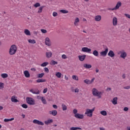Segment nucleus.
<instances>
[{"mask_svg": "<svg viewBox=\"0 0 130 130\" xmlns=\"http://www.w3.org/2000/svg\"><path fill=\"white\" fill-rule=\"evenodd\" d=\"M126 130H130V126L127 127Z\"/></svg>", "mask_w": 130, "mask_h": 130, "instance_id": "774afa93", "label": "nucleus"}, {"mask_svg": "<svg viewBox=\"0 0 130 130\" xmlns=\"http://www.w3.org/2000/svg\"><path fill=\"white\" fill-rule=\"evenodd\" d=\"M5 84L3 82H0V89H4Z\"/></svg>", "mask_w": 130, "mask_h": 130, "instance_id": "79ce46f5", "label": "nucleus"}, {"mask_svg": "<svg viewBox=\"0 0 130 130\" xmlns=\"http://www.w3.org/2000/svg\"><path fill=\"white\" fill-rule=\"evenodd\" d=\"M83 67L85 69H91V68H92V65L90 64L85 63L83 64Z\"/></svg>", "mask_w": 130, "mask_h": 130, "instance_id": "5701e85b", "label": "nucleus"}, {"mask_svg": "<svg viewBox=\"0 0 130 130\" xmlns=\"http://www.w3.org/2000/svg\"><path fill=\"white\" fill-rule=\"evenodd\" d=\"M53 108H54L55 109H57V106H56V105H53Z\"/></svg>", "mask_w": 130, "mask_h": 130, "instance_id": "13d9d810", "label": "nucleus"}, {"mask_svg": "<svg viewBox=\"0 0 130 130\" xmlns=\"http://www.w3.org/2000/svg\"><path fill=\"white\" fill-rule=\"evenodd\" d=\"M124 111H128V108L127 107H124L123 109Z\"/></svg>", "mask_w": 130, "mask_h": 130, "instance_id": "4d7b16f0", "label": "nucleus"}, {"mask_svg": "<svg viewBox=\"0 0 130 130\" xmlns=\"http://www.w3.org/2000/svg\"><path fill=\"white\" fill-rule=\"evenodd\" d=\"M28 41L29 43L31 44H35V43H36V41H35V40L29 39Z\"/></svg>", "mask_w": 130, "mask_h": 130, "instance_id": "2f4dec72", "label": "nucleus"}, {"mask_svg": "<svg viewBox=\"0 0 130 130\" xmlns=\"http://www.w3.org/2000/svg\"><path fill=\"white\" fill-rule=\"evenodd\" d=\"M82 52H86L87 53H91V51H92V50L90 48H88V47H83L81 49Z\"/></svg>", "mask_w": 130, "mask_h": 130, "instance_id": "6e6552de", "label": "nucleus"}, {"mask_svg": "<svg viewBox=\"0 0 130 130\" xmlns=\"http://www.w3.org/2000/svg\"><path fill=\"white\" fill-rule=\"evenodd\" d=\"M107 91H111V88H107Z\"/></svg>", "mask_w": 130, "mask_h": 130, "instance_id": "e2e57ef3", "label": "nucleus"}, {"mask_svg": "<svg viewBox=\"0 0 130 130\" xmlns=\"http://www.w3.org/2000/svg\"><path fill=\"white\" fill-rule=\"evenodd\" d=\"M58 62L57 61H54L53 60H52L51 61V63H50V64L51 66H54L55 64H57Z\"/></svg>", "mask_w": 130, "mask_h": 130, "instance_id": "4c0bfd02", "label": "nucleus"}, {"mask_svg": "<svg viewBox=\"0 0 130 130\" xmlns=\"http://www.w3.org/2000/svg\"><path fill=\"white\" fill-rule=\"evenodd\" d=\"M3 109H4V107H3L2 106H0V110H3Z\"/></svg>", "mask_w": 130, "mask_h": 130, "instance_id": "69168bd1", "label": "nucleus"}, {"mask_svg": "<svg viewBox=\"0 0 130 130\" xmlns=\"http://www.w3.org/2000/svg\"><path fill=\"white\" fill-rule=\"evenodd\" d=\"M107 53H108V48L106 47L105 48V51H103L100 52L101 56H106L107 55Z\"/></svg>", "mask_w": 130, "mask_h": 130, "instance_id": "0eeeda50", "label": "nucleus"}, {"mask_svg": "<svg viewBox=\"0 0 130 130\" xmlns=\"http://www.w3.org/2000/svg\"><path fill=\"white\" fill-rule=\"evenodd\" d=\"M79 91L80 89H79V88H76L74 89L75 93H79Z\"/></svg>", "mask_w": 130, "mask_h": 130, "instance_id": "de8ad7c7", "label": "nucleus"}, {"mask_svg": "<svg viewBox=\"0 0 130 130\" xmlns=\"http://www.w3.org/2000/svg\"><path fill=\"white\" fill-rule=\"evenodd\" d=\"M121 5H122L121 2L119 1L118 2L115 8H113V9L112 10H118V9H119V7H121Z\"/></svg>", "mask_w": 130, "mask_h": 130, "instance_id": "f8f14e48", "label": "nucleus"}, {"mask_svg": "<svg viewBox=\"0 0 130 130\" xmlns=\"http://www.w3.org/2000/svg\"><path fill=\"white\" fill-rule=\"evenodd\" d=\"M113 26L117 25V18L113 17Z\"/></svg>", "mask_w": 130, "mask_h": 130, "instance_id": "412c9836", "label": "nucleus"}, {"mask_svg": "<svg viewBox=\"0 0 130 130\" xmlns=\"http://www.w3.org/2000/svg\"><path fill=\"white\" fill-rule=\"evenodd\" d=\"M94 80H95V78H93L91 80H89V83H90V85H91V84H92L94 82Z\"/></svg>", "mask_w": 130, "mask_h": 130, "instance_id": "603ef678", "label": "nucleus"}, {"mask_svg": "<svg viewBox=\"0 0 130 130\" xmlns=\"http://www.w3.org/2000/svg\"><path fill=\"white\" fill-rule=\"evenodd\" d=\"M92 54L94 56H96V57H98V56H99V52H98V51L94 50L93 52H92Z\"/></svg>", "mask_w": 130, "mask_h": 130, "instance_id": "a878e982", "label": "nucleus"}, {"mask_svg": "<svg viewBox=\"0 0 130 130\" xmlns=\"http://www.w3.org/2000/svg\"><path fill=\"white\" fill-rule=\"evenodd\" d=\"M124 89H125L126 90H128L129 89H130V86H125L124 87Z\"/></svg>", "mask_w": 130, "mask_h": 130, "instance_id": "6e6d98bb", "label": "nucleus"}, {"mask_svg": "<svg viewBox=\"0 0 130 130\" xmlns=\"http://www.w3.org/2000/svg\"><path fill=\"white\" fill-rule=\"evenodd\" d=\"M49 113L53 116H55L57 114V111L56 110L50 111H49Z\"/></svg>", "mask_w": 130, "mask_h": 130, "instance_id": "dca6fc26", "label": "nucleus"}, {"mask_svg": "<svg viewBox=\"0 0 130 130\" xmlns=\"http://www.w3.org/2000/svg\"><path fill=\"white\" fill-rule=\"evenodd\" d=\"M77 129H82V128L79 127H72L70 128V130H77Z\"/></svg>", "mask_w": 130, "mask_h": 130, "instance_id": "e433bc0d", "label": "nucleus"}, {"mask_svg": "<svg viewBox=\"0 0 130 130\" xmlns=\"http://www.w3.org/2000/svg\"><path fill=\"white\" fill-rule=\"evenodd\" d=\"M43 76H44V73L39 74L38 75V78H42L43 77Z\"/></svg>", "mask_w": 130, "mask_h": 130, "instance_id": "a18cd8bd", "label": "nucleus"}, {"mask_svg": "<svg viewBox=\"0 0 130 130\" xmlns=\"http://www.w3.org/2000/svg\"><path fill=\"white\" fill-rule=\"evenodd\" d=\"M72 79L75 81H79V77H78L77 75H73Z\"/></svg>", "mask_w": 130, "mask_h": 130, "instance_id": "72a5a7b5", "label": "nucleus"}, {"mask_svg": "<svg viewBox=\"0 0 130 130\" xmlns=\"http://www.w3.org/2000/svg\"><path fill=\"white\" fill-rule=\"evenodd\" d=\"M118 54H120V57L121 58H123V59H125V58L126 57V52H125V51H124V50H121L120 51L118 52Z\"/></svg>", "mask_w": 130, "mask_h": 130, "instance_id": "423d86ee", "label": "nucleus"}, {"mask_svg": "<svg viewBox=\"0 0 130 130\" xmlns=\"http://www.w3.org/2000/svg\"><path fill=\"white\" fill-rule=\"evenodd\" d=\"M52 15L53 17H57L58 14L56 12H53Z\"/></svg>", "mask_w": 130, "mask_h": 130, "instance_id": "09e8293b", "label": "nucleus"}, {"mask_svg": "<svg viewBox=\"0 0 130 130\" xmlns=\"http://www.w3.org/2000/svg\"><path fill=\"white\" fill-rule=\"evenodd\" d=\"M64 79H65V80H69V77H68L67 76V75H64Z\"/></svg>", "mask_w": 130, "mask_h": 130, "instance_id": "bf43d9fd", "label": "nucleus"}, {"mask_svg": "<svg viewBox=\"0 0 130 130\" xmlns=\"http://www.w3.org/2000/svg\"><path fill=\"white\" fill-rule=\"evenodd\" d=\"M95 110V108H93L92 109H86V111L85 112V115L88 116L89 117H92L93 116V112Z\"/></svg>", "mask_w": 130, "mask_h": 130, "instance_id": "20e7f679", "label": "nucleus"}, {"mask_svg": "<svg viewBox=\"0 0 130 130\" xmlns=\"http://www.w3.org/2000/svg\"><path fill=\"white\" fill-rule=\"evenodd\" d=\"M44 82H46V80L44 79H38L37 80V83H43Z\"/></svg>", "mask_w": 130, "mask_h": 130, "instance_id": "473e14b6", "label": "nucleus"}, {"mask_svg": "<svg viewBox=\"0 0 130 130\" xmlns=\"http://www.w3.org/2000/svg\"><path fill=\"white\" fill-rule=\"evenodd\" d=\"M40 99L41 100V101H42V103H43V104H46L47 103V102H46V100H45L44 97L41 96Z\"/></svg>", "mask_w": 130, "mask_h": 130, "instance_id": "cd10ccee", "label": "nucleus"}, {"mask_svg": "<svg viewBox=\"0 0 130 130\" xmlns=\"http://www.w3.org/2000/svg\"><path fill=\"white\" fill-rule=\"evenodd\" d=\"M41 31L42 32V33H43V34H45L47 33V30L44 29H41Z\"/></svg>", "mask_w": 130, "mask_h": 130, "instance_id": "49530a36", "label": "nucleus"}, {"mask_svg": "<svg viewBox=\"0 0 130 130\" xmlns=\"http://www.w3.org/2000/svg\"><path fill=\"white\" fill-rule=\"evenodd\" d=\"M92 95H93V96H96L99 99L101 98V96H102V94H103V92L102 91H99L97 89L95 88L92 89Z\"/></svg>", "mask_w": 130, "mask_h": 130, "instance_id": "f257e3e1", "label": "nucleus"}, {"mask_svg": "<svg viewBox=\"0 0 130 130\" xmlns=\"http://www.w3.org/2000/svg\"><path fill=\"white\" fill-rule=\"evenodd\" d=\"M33 123H35V124H38L39 125H44V123L41 121H39L37 119H34L32 121Z\"/></svg>", "mask_w": 130, "mask_h": 130, "instance_id": "9d476101", "label": "nucleus"}, {"mask_svg": "<svg viewBox=\"0 0 130 130\" xmlns=\"http://www.w3.org/2000/svg\"><path fill=\"white\" fill-rule=\"evenodd\" d=\"M1 77L3 79H5V78H8V77H9V75L7 73H3L1 74Z\"/></svg>", "mask_w": 130, "mask_h": 130, "instance_id": "7c9ffc66", "label": "nucleus"}, {"mask_svg": "<svg viewBox=\"0 0 130 130\" xmlns=\"http://www.w3.org/2000/svg\"><path fill=\"white\" fill-rule=\"evenodd\" d=\"M79 22H80V19H79V18H78V17H76L74 21L75 26H78Z\"/></svg>", "mask_w": 130, "mask_h": 130, "instance_id": "6ab92c4d", "label": "nucleus"}, {"mask_svg": "<svg viewBox=\"0 0 130 130\" xmlns=\"http://www.w3.org/2000/svg\"><path fill=\"white\" fill-rule=\"evenodd\" d=\"M95 21L96 22H99L100 21H101V16L100 15H97L95 17Z\"/></svg>", "mask_w": 130, "mask_h": 130, "instance_id": "bb28decb", "label": "nucleus"}, {"mask_svg": "<svg viewBox=\"0 0 130 130\" xmlns=\"http://www.w3.org/2000/svg\"><path fill=\"white\" fill-rule=\"evenodd\" d=\"M24 32L25 35H27V36H30V35H31V32H30V30H29L28 29H24Z\"/></svg>", "mask_w": 130, "mask_h": 130, "instance_id": "b1692460", "label": "nucleus"}, {"mask_svg": "<svg viewBox=\"0 0 130 130\" xmlns=\"http://www.w3.org/2000/svg\"><path fill=\"white\" fill-rule=\"evenodd\" d=\"M23 74L26 78L30 77V73H29V71H24Z\"/></svg>", "mask_w": 130, "mask_h": 130, "instance_id": "4be33fe9", "label": "nucleus"}, {"mask_svg": "<svg viewBox=\"0 0 130 130\" xmlns=\"http://www.w3.org/2000/svg\"><path fill=\"white\" fill-rule=\"evenodd\" d=\"M48 62H45L41 64V67H46L47 66H48Z\"/></svg>", "mask_w": 130, "mask_h": 130, "instance_id": "ea45409f", "label": "nucleus"}, {"mask_svg": "<svg viewBox=\"0 0 130 130\" xmlns=\"http://www.w3.org/2000/svg\"><path fill=\"white\" fill-rule=\"evenodd\" d=\"M47 88H45L43 91V93H44V94H45V93L47 92Z\"/></svg>", "mask_w": 130, "mask_h": 130, "instance_id": "5fc2aeb1", "label": "nucleus"}, {"mask_svg": "<svg viewBox=\"0 0 130 130\" xmlns=\"http://www.w3.org/2000/svg\"><path fill=\"white\" fill-rule=\"evenodd\" d=\"M11 100L12 102H13L14 103L19 102V101H18V100H17V97H16V96H15V95H13L11 97Z\"/></svg>", "mask_w": 130, "mask_h": 130, "instance_id": "4468645a", "label": "nucleus"}, {"mask_svg": "<svg viewBox=\"0 0 130 130\" xmlns=\"http://www.w3.org/2000/svg\"><path fill=\"white\" fill-rule=\"evenodd\" d=\"M26 102L29 105H35V100L32 98H26Z\"/></svg>", "mask_w": 130, "mask_h": 130, "instance_id": "39448f33", "label": "nucleus"}, {"mask_svg": "<svg viewBox=\"0 0 130 130\" xmlns=\"http://www.w3.org/2000/svg\"><path fill=\"white\" fill-rule=\"evenodd\" d=\"M21 107L23 108H24V109H27V108H28V106L26 104H23L22 105H21Z\"/></svg>", "mask_w": 130, "mask_h": 130, "instance_id": "c03bdc74", "label": "nucleus"}, {"mask_svg": "<svg viewBox=\"0 0 130 130\" xmlns=\"http://www.w3.org/2000/svg\"><path fill=\"white\" fill-rule=\"evenodd\" d=\"M52 122H53V120H52V119H49L44 122L45 124H46L47 125L50 124V123H52Z\"/></svg>", "mask_w": 130, "mask_h": 130, "instance_id": "f3484780", "label": "nucleus"}, {"mask_svg": "<svg viewBox=\"0 0 130 130\" xmlns=\"http://www.w3.org/2000/svg\"><path fill=\"white\" fill-rule=\"evenodd\" d=\"M55 76L57 77V78H58L60 79V78H61V74L60 72H57L56 73Z\"/></svg>", "mask_w": 130, "mask_h": 130, "instance_id": "f704fd0d", "label": "nucleus"}, {"mask_svg": "<svg viewBox=\"0 0 130 130\" xmlns=\"http://www.w3.org/2000/svg\"><path fill=\"white\" fill-rule=\"evenodd\" d=\"M31 71H32V72H35L36 71V69L35 68H31Z\"/></svg>", "mask_w": 130, "mask_h": 130, "instance_id": "052dcab7", "label": "nucleus"}, {"mask_svg": "<svg viewBox=\"0 0 130 130\" xmlns=\"http://www.w3.org/2000/svg\"><path fill=\"white\" fill-rule=\"evenodd\" d=\"M95 72L96 73H99V69H98V68L95 69Z\"/></svg>", "mask_w": 130, "mask_h": 130, "instance_id": "680f3d73", "label": "nucleus"}, {"mask_svg": "<svg viewBox=\"0 0 130 130\" xmlns=\"http://www.w3.org/2000/svg\"><path fill=\"white\" fill-rule=\"evenodd\" d=\"M84 82L85 83V84H87V85H90V80L89 79H85L84 80Z\"/></svg>", "mask_w": 130, "mask_h": 130, "instance_id": "a19ab883", "label": "nucleus"}, {"mask_svg": "<svg viewBox=\"0 0 130 130\" xmlns=\"http://www.w3.org/2000/svg\"><path fill=\"white\" fill-rule=\"evenodd\" d=\"M16 52H17V46L12 45L9 50V54L14 55V54H16Z\"/></svg>", "mask_w": 130, "mask_h": 130, "instance_id": "7ed1b4c3", "label": "nucleus"}, {"mask_svg": "<svg viewBox=\"0 0 130 130\" xmlns=\"http://www.w3.org/2000/svg\"><path fill=\"white\" fill-rule=\"evenodd\" d=\"M61 108L62 109L63 111H66V110L68 109V107H67V106L63 104L61 105Z\"/></svg>", "mask_w": 130, "mask_h": 130, "instance_id": "c756f323", "label": "nucleus"}, {"mask_svg": "<svg viewBox=\"0 0 130 130\" xmlns=\"http://www.w3.org/2000/svg\"><path fill=\"white\" fill-rule=\"evenodd\" d=\"M78 58L80 61H84V60H85V58H86V55H79L78 56Z\"/></svg>", "mask_w": 130, "mask_h": 130, "instance_id": "2eb2a0df", "label": "nucleus"}, {"mask_svg": "<svg viewBox=\"0 0 130 130\" xmlns=\"http://www.w3.org/2000/svg\"><path fill=\"white\" fill-rule=\"evenodd\" d=\"M44 71H45L46 73H49V69H48V68L45 67V68H44Z\"/></svg>", "mask_w": 130, "mask_h": 130, "instance_id": "8fccbe9b", "label": "nucleus"}, {"mask_svg": "<svg viewBox=\"0 0 130 130\" xmlns=\"http://www.w3.org/2000/svg\"><path fill=\"white\" fill-rule=\"evenodd\" d=\"M124 16H125V17L126 18H128V19H130V15L128 14H125Z\"/></svg>", "mask_w": 130, "mask_h": 130, "instance_id": "864d4df0", "label": "nucleus"}, {"mask_svg": "<svg viewBox=\"0 0 130 130\" xmlns=\"http://www.w3.org/2000/svg\"><path fill=\"white\" fill-rule=\"evenodd\" d=\"M46 56L47 58H50L52 56V52L51 51L46 52Z\"/></svg>", "mask_w": 130, "mask_h": 130, "instance_id": "a211bd4d", "label": "nucleus"}, {"mask_svg": "<svg viewBox=\"0 0 130 130\" xmlns=\"http://www.w3.org/2000/svg\"><path fill=\"white\" fill-rule=\"evenodd\" d=\"M61 57L62 58H63V59H67V58H68V57H67V55H66V54L62 55Z\"/></svg>", "mask_w": 130, "mask_h": 130, "instance_id": "3c124183", "label": "nucleus"}, {"mask_svg": "<svg viewBox=\"0 0 130 130\" xmlns=\"http://www.w3.org/2000/svg\"><path fill=\"white\" fill-rule=\"evenodd\" d=\"M100 130H105V128H104L103 127H100Z\"/></svg>", "mask_w": 130, "mask_h": 130, "instance_id": "338daca9", "label": "nucleus"}, {"mask_svg": "<svg viewBox=\"0 0 130 130\" xmlns=\"http://www.w3.org/2000/svg\"><path fill=\"white\" fill-rule=\"evenodd\" d=\"M123 79H125V74H123L122 76Z\"/></svg>", "mask_w": 130, "mask_h": 130, "instance_id": "0e129e2a", "label": "nucleus"}, {"mask_svg": "<svg viewBox=\"0 0 130 130\" xmlns=\"http://www.w3.org/2000/svg\"><path fill=\"white\" fill-rule=\"evenodd\" d=\"M60 12L62 13V14H68V13H69V11L66 10H60Z\"/></svg>", "mask_w": 130, "mask_h": 130, "instance_id": "58836bf2", "label": "nucleus"}, {"mask_svg": "<svg viewBox=\"0 0 130 130\" xmlns=\"http://www.w3.org/2000/svg\"><path fill=\"white\" fill-rule=\"evenodd\" d=\"M15 118H11L10 119H4V121L5 122H8V121H12V120H14Z\"/></svg>", "mask_w": 130, "mask_h": 130, "instance_id": "c9c22d12", "label": "nucleus"}, {"mask_svg": "<svg viewBox=\"0 0 130 130\" xmlns=\"http://www.w3.org/2000/svg\"><path fill=\"white\" fill-rule=\"evenodd\" d=\"M108 56H110V57H114L115 56V54H114V52L112 50H110L108 53Z\"/></svg>", "mask_w": 130, "mask_h": 130, "instance_id": "ddd939ff", "label": "nucleus"}, {"mask_svg": "<svg viewBox=\"0 0 130 130\" xmlns=\"http://www.w3.org/2000/svg\"><path fill=\"white\" fill-rule=\"evenodd\" d=\"M73 111L76 118L78 119H83L84 118V114L78 113V110L76 109H74Z\"/></svg>", "mask_w": 130, "mask_h": 130, "instance_id": "f03ea898", "label": "nucleus"}, {"mask_svg": "<svg viewBox=\"0 0 130 130\" xmlns=\"http://www.w3.org/2000/svg\"><path fill=\"white\" fill-rule=\"evenodd\" d=\"M118 99L117 98V97H115L113 99V100L112 101V104H113L114 105H116V104H117V100Z\"/></svg>", "mask_w": 130, "mask_h": 130, "instance_id": "aec40b11", "label": "nucleus"}, {"mask_svg": "<svg viewBox=\"0 0 130 130\" xmlns=\"http://www.w3.org/2000/svg\"><path fill=\"white\" fill-rule=\"evenodd\" d=\"M44 8H45V6H41L40 8H39L38 11V14H41V13H42V11Z\"/></svg>", "mask_w": 130, "mask_h": 130, "instance_id": "393cba45", "label": "nucleus"}, {"mask_svg": "<svg viewBox=\"0 0 130 130\" xmlns=\"http://www.w3.org/2000/svg\"><path fill=\"white\" fill-rule=\"evenodd\" d=\"M100 113L102 115H103V116H106V115H107V112H106V111L105 110L101 111L100 112Z\"/></svg>", "mask_w": 130, "mask_h": 130, "instance_id": "c85d7f7f", "label": "nucleus"}, {"mask_svg": "<svg viewBox=\"0 0 130 130\" xmlns=\"http://www.w3.org/2000/svg\"><path fill=\"white\" fill-rule=\"evenodd\" d=\"M45 43L46 45H47L48 46H51V41H50V39H49V38L47 37L45 38Z\"/></svg>", "mask_w": 130, "mask_h": 130, "instance_id": "9b49d317", "label": "nucleus"}, {"mask_svg": "<svg viewBox=\"0 0 130 130\" xmlns=\"http://www.w3.org/2000/svg\"><path fill=\"white\" fill-rule=\"evenodd\" d=\"M29 92L32 94H35L36 95L40 94V91L38 89H31L29 90Z\"/></svg>", "mask_w": 130, "mask_h": 130, "instance_id": "1a4fd4ad", "label": "nucleus"}, {"mask_svg": "<svg viewBox=\"0 0 130 130\" xmlns=\"http://www.w3.org/2000/svg\"><path fill=\"white\" fill-rule=\"evenodd\" d=\"M34 7H35V8H38L40 7V3H36L35 4H34Z\"/></svg>", "mask_w": 130, "mask_h": 130, "instance_id": "37998d69", "label": "nucleus"}]
</instances>
